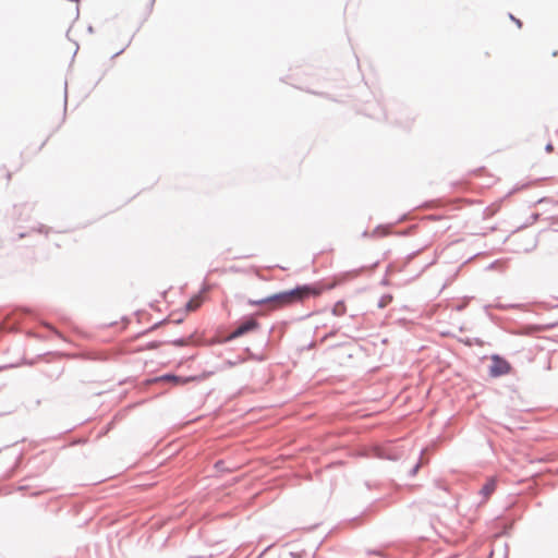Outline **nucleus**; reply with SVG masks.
<instances>
[{"mask_svg": "<svg viewBox=\"0 0 558 558\" xmlns=\"http://www.w3.org/2000/svg\"><path fill=\"white\" fill-rule=\"evenodd\" d=\"M335 284L327 287L320 283L298 286L296 288L272 294L268 298L248 301L251 305L268 304L270 310H279L294 304L303 303L310 298L319 296L325 290L332 289Z\"/></svg>", "mask_w": 558, "mask_h": 558, "instance_id": "1", "label": "nucleus"}, {"mask_svg": "<svg viewBox=\"0 0 558 558\" xmlns=\"http://www.w3.org/2000/svg\"><path fill=\"white\" fill-rule=\"evenodd\" d=\"M345 312H347V306H345L344 302H342V301L337 302L332 307V314L335 316H342L345 314Z\"/></svg>", "mask_w": 558, "mask_h": 558, "instance_id": "6", "label": "nucleus"}, {"mask_svg": "<svg viewBox=\"0 0 558 558\" xmlns=\"http://www.w3.org/2000/svg\"><path fill=\"white\" fill-rule=\"evenodd\" d=\"M510 371V364L498 357V356H495L493 357V364L490 366V374L493 376H500V375H505L507 373H509Z\"/></svg>", "mask_w": 558, "mask_h": 558, "instance_id": "3", "label": "nucleus"}, {"mask_svg": "<svg viewBox=\"0 0 558 558\" xmlns=\"http://www.w3.org/2000/svg\"><path fill=\"white\" fill-rule=\"evenodd\" d=\"M159 380L163 381H172L174 384H186L189 379H182L180 377H177L174 375H165L159 378Z\"/></svg>", "mask_w": 558, "mask_h": 558, "instance_id": "7", "label": "nucleus"}, {"mask_svg": "<svg viewBox=\"0 0 558 558\" xmlns=\"http://www.w3.org/2000/svg\"><path fill=\"white\" fill-rule=\"evenodd\" d=\"M175 344H178V345H183V344H184V341H183V340H178V341L175 342Z\"/></svg>", "mask_w": 558, "mask_h": 558, "instance_id": "10", "label": "nucleus"}, {"mask_svg": "<svg viewBox=\"0 0 558 558\" xmlns=\"http://www.w3.org/2000/svg\"><path fill=\"white\" fill-rule=\"evenodd\" d=\"M391 300V298L389 296L387 300H383V302L379 304L380 307H384L387 302H389Z\"/></svg>", "mask_w": 558, "mask_h": 558, "instance_id": "9", "label": "nucleus"}, {"mask_svg": "<svg viewBox=\"0 0 558 558\" xmlns=\"http://www.w3.org/2000/svg\"><path fill=\"white\" fill-rule=\"evenodd\" d=\"M158 347H159V344L157 342H149L145 347H142V348L137 349V350L138 351H141V350H153V349H156Z\"/></svg>", "mask_w": 558, "mask_h": 558, "instance_id": "8", "label": "nucleus"}, {"mask_svg": "<svg viewBox=\"0 0 558 558\" xmlns=\"http://www.w3.org/2000/svg\"><path fill=\"white\" fill-rule=\"evenodd\" d=\"M203 296L202 295H195L193 296L187 303H186V310L190 312L196 311L201 307L203 304Z\"/></svg>", "mask_w": 558, "mask_h": 558, "instance_id": "5", "label": "nucleus"}, {"mask_svg": "<svg viewBox=\"0 0 558 558\" xmlns=\"http://www.w3.org/2000/svg\"><path fill=\"white\" fill-rule=\"evenodd\" d=\"M515 24H518L519 27H521V22L519 20L515 21Z\"/></svg>", "mask_w": 558, "mask_h": 558, "instance_id": "12", "label": "nucleus"}, {"mask_svg": "<svg viewBox=\"0 0 558 558\" xmlns=\"http://www.w3.org/2000/svg\"><path fill=\"white\" fill-rule=\"evenodd\" d=\"M546 148H547V150H548V151H551V150H553V146H551L550 144H549V145H547V147H546Z\"/></svg>", "mask_w": 558, "mask_h": 558, "instance_id": "11", "label": "nucleus"}, {"mask_svg": "<svg viewBox=\"0 0 558 558\" xmlns=\"http://www.w3.org/2000/svg\"><path fill=\"white\" fill-rule=\"evenodd\" d=\"M496 488V481L494 478H489L485 485L481 489V494L484 496L485 499H488L490 495L494 493Z\"/></svg>", "mask_w": 558, "mask_h": 558, "instance_id": "4", "label": "nucleus"}, {"mask_svg": "<svg viewBox=\"0 0 558 558\" xmlns=\"http://www.w3.org/2000/svg\"><path fill=\"white\" fill-rule=\"evenodd\" d=\"M259 328V323L255 318H248L243 322L239 327L230 335V339L239 338L250 331L256 330Z\"/></svg>", "mask_w": 558, "mask_h": 558, "instance_id": "2", "label": "nucleus"}]
</instances>
